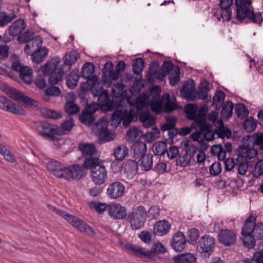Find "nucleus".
Masks as SVG:
<instances>
[{
    "mask_svg": "<svg viewBox=\"0 0 263 263\" xmlns=\"http://www.w3.org/2000/svg\"><path fill=\"white\" fill-rule=\"evenodd\" d=\"M135 112L134 109L128 110L126 106L118 107L110 119L111 126L116 128L122 122L124 126H128L135 116Z\"/></svg>",
    "mask_w": 263,
    "mask_h": 263,
    "instance_id": "obj_2",
    "label": "nucleus"
},
{
    "mask_svg": "<svg viewBox=\"0 0 263 263\" xmlns=\"http://www.w3.org/2000/svg\"><path fill=\"white\" fill-rule=\"evenodd\" d=\"M215 245V239L209 235H205L199 239L197 249L200 253H206L211 255Z\"/></svg>",
    "mask_w": 263,
    "mask_h": 263,
    "instance_id": "obj_13",
    "label": "nucleus"
},
{
    "mask_svg": "<svg viewBox=\"0 0 263 263\" xmlns=\"http://www.w3.org/2000/svg\"><path fill=\"white\" fill-rule=\"evenodd\" d=\"M91 81L93 84L88 88L90 89L93 96L98 97L99 105L102 106H110L111 103L107 90H103V87L100 86L99 84H96V78H94Z\"/></svg>",
    "mask_w": 263,
    "mask_h": 263,
    "instance_id": "obj_11",
    "label": "nucleus"
},
{
    "mask_svg": "<svg viewBox=\"0 0 263 263\" xmlns=\"http://www.w3.org/2000/svg\"><path fill=\"white\" fill-rule=\"evenodd\" d=\"M130 105L128 110L134 109L136 111L135 116L137 115L138 110L144 105V100L140 97H137L134 102H132L129 99L127 100Z\"/></svg>",
    "mask_w": 263,
    "mask_h": 263,
    "instance_id": "obj_49",
    "label": "nucleus"
},
{
    "mask_svg": "<svg viewBox=\"0 0 263 263\" xmlns=\"http://www.w3.org/2000/svg\"><path fill=\"white\" fill-rule=\"evenodd\" d=\"M79 150L85 156H92L96 152V146L92 143H80L78 146Z\"/></svg>",
    "mask_w": 263,
    "mask_h": 263,
    "instance_id": "obj_34",
    "label": "nucleus"
},
{
    "mask_svg": "<svg viewBox=\"0 0 263 263\" xmlns=\"http://www.w3.org/2000/svg\"><path fill=\"white\" fill-rule=\"evenodd\" d=\"M122 248L128 253L139 258H151L152 252L147 251L144 248L133 245L126 243L122 245Z\"/></svg>",
    "mask_w": 263,
    "mask_h": 263,
    "instance_id": "obj_17",
    "label": "nucleus"
},
{
    "mask_svg": "<svg viewBox=\"0 0 263 263\" xmlns=\"http://www.w3.org/2000/svg\"><path fill=\"white\" fill-rule=\"evenodd\" d=\"M163 109L165 112H170L177 108L176 98L171 96L169 93H164L162 96Z\"/></svg>",
    "mask_w": 263,
    "mask_h": 263,
    "instance_id": "obj_27",
    "label": "nucleus"
},
{
    "mask_svg": "<svg viewBox=\"0 0 263 263\" xmlns=\"http://www.w3.org/2000/svg\"><path fill=\"white\" fill-rule=\"evenodd\" d=\"M254 147V146H250L247 142L243 140L241 150L242 156L239 155L238 157H243L246 160L247 158L251 159L255 157L257 155V151Z\"/></svg>",
    "mask_w": 263,
    "mask_h": 263,
    "instance_id": "obj_31",
    "label": "nucleus"
},
{
    "mask_svg": "<svg viewBox=\"0 0 263 263\" xmlns=\"http://www.w3.org/2000/svg\"><path fill=\"white\" fill-rule=\"evenodd\" d=\"M48 54V50L46 48H40L31 54L33 61L36 63H40L45 60Z\"/></svg>",
    "mask_w": 263,
    "mask_h": 263,
    "instance_id": "obj_40",
    "label": "nucleus"
},
{
    "mask_svg": "<svg viewBox=\"0 0 263 263\" xmlns=\"http://www.w3.org/2000/svg\"><path fill=\"white\" fill-rule=\"evenodd\" d=\"M139 120L145 128H148L155 124L156 118L149 112L142 111L139 115Z\"/></svg>",
    "mask_w": 263,
    "mask_h": 263,
    "instance_id": "obj_33",
    "label": "nucleus"
},
{
    "mask_svg": "<svg viewBox=\"0 0 263 263\" xmlns=\"http://www.w3.org/2000/svg\"><path fill=\"white\" fill-rule=\"evenodd\" d=\"M198 148L192 144L186 146L185 152L183 155H180L177 160V164L181 167H185L189 165L192 160H194L195 155L197 153Z\"/></svg>",
    "mask_w": 263,
    "mask_h": 263,
    "instance_id": "obj_15",
    "label": "nucleus"
},
{
    "mask_svg": "<svg viewBox=\"0 0 263 263\" xmlns=\"http://www.w3.org/2000/svg\"><path fill=\"white\" fill-rule=\"evenodd\" d=\"M64 109L65 112L69 115L76 114L80 111L79 106L72 101H67L64 106Z\"/></svg>",
    "mask_w": 263,
    "mask_h": 263,
    "instance_id": "obj_55",
    "label": "nucleus"
},
{
    "mask_svg": "<svg viewBox=\"0 0 263 263\" xmlns=\"http://www.w3.org/2000/svg\"><path fill=\"white\" fill-rule=\"evenodd\" d=\"M95 68V65L90 62L85 63L82 68L81 76L85 79L87 80V83L89 85L88 88L93 85V84L91 81L94 78H96L97 80L96 84L99 85L97 77L93 76Z\"/></svg>",
    "mask_w": 263,
    "mask_h": 263,
    "instance_id": "obj_24",
    "label": "nucleus"
},
{
    "mask_svg": "<svg viewBox=\"0 0 263 263\" xmlns=\"http://www.w3.org/2000/svg\"><path fill=\"white\" fill-rule=\"evenodd\" d=\"M33 34L34 33L32 31L27 30L18 37V41L19 43H27L34 37H33Z\"/></svg>",
    "mask_w": 263,
    "mask_h": 263,
    "instance_id": "obj_59",
    "label": "nucleus"
},
{
    "mask_svg": "<svg viewBox=\"0 0 263 263\" xmlns=\"http://www.w3.org/2000/svg\"><path fill=\"white\" fill-rule=\"evenodd\" d=\"M125 62L120 61L114 69L113 64L110 62H107L105 63L103 69V75L108 80H117L121 71L125 69Z\"/></svg>",
    "mask_w": 263,
    "mask_h": 263,
    "instance_id": "obj_10",
    "label": "nucleus"
},
{
    "mask_svg": "<svg viewBox=\"0 0 263 263\" xmlns=\"http://www.w3.org/2000/svg\"><path fill=\"white\" fill-rule=\"evenodd\" d=\"M0 108L14 114L24 115L25 111L20 106H16L15 104L3 96H0Z\"/></svg>",
    "mask_w": 263,
    "mask_h": 263,
    "instance_id": "obj_18",
    "label": "nucleus"
},
{
    "mask_svg": "<svg viewBox=\"0 0 263 263\" xmlns=\"http://www.w3.org/2000/svg\"><path fill=\"white\" fill-rule=\"evenodd\" d=\"M235 112L237 116L241 119L246 118L249 114L248 108L242 104H239L236 106Z\"/></svg>",
    "mask_w": 263,
    "mask_h": 263,
    "instance_id": "obj_56",
    "label": "nucleus"
},
{
    "mask_svg": "<svg viewBox=\"0 0 263 263\" xmlns=\"http://www.w3.org/2000/svg\"><path fill=\"white\" fill-rule=\"evenodd\" d=\"M167 149V145L163 141H158L155 142L152 147L153 151L155 155L162 156L164 155Z\"/></svg>",
    "mask_w": 263,
    "mask_h": 263,
    "instance_id": "obj_45",
    "label": "nucleus"
},
{
    "mask_svg": "<svg viewBox=\"0 0 263 263\" xmlns=\"http://www.w3.org/2000/svg\"><path fill=\"white\" fill-rule=\"evenodd\" d=\"M187 236L190 243H195L199 236V231L196 228H192L188 231Z\"/></svg>",
    "mask_w": 263,
    "mask_h": 263,
    "instance_id": "obj_57",
    "label": "nucleus"
},
{
    "mask_svg": "<svg viewBox=\"0 0 263 263\" xmlns=\"http://www.w3.org/2000/svg\"><path fill=\"white\" fill-rule=\"evenodd\" d=\"M26 27V23L23 20H17L9 26V33L12 36H17L22 32Z\"/></svg>",
    "mask_w": 263,
    "mask_h": 263,
    "instance_id": "obj_30",
    "label": "nucleus"
},
{
    "mask_svg": "<svg viewBox=\"0 0 263 263\" xmlns=\"http://www.w3.org/2000/svg\"><path fill=\"white\" fill-rule=\"evenodd\" d=\"M112 95L115 98H120L125 92V86L122 83L114 84L112 86Z\"/></svg>",
    "mask_w": 263,
    "mask_h": 263,
    "instance_id": "obj_51",
    "label": "nucleus"
},
{
    "mask_svg": "<svg viewBox=\"0 0 263 263\" xmlns=\"http://www.w3.org/2000/svg\"><path fill=\"white\" fill-rule=\"evenodd\" d=\"M108 214L112 219H123L127 216L126 209L120 203L112 204L108 206Z\"/></svg>",
    "mask_w": 263,
    "mask_h": 263,
    "instance_id": "obj_22",
    "label": "nucleus"
},
{
    "mask_svg": "<svg viewBox=\"0 0 263 263\" xmlns=\"http://www.w3.org/2000/svg\"><path fill=\"white\" fill-rule=\"evenodd\" d=\"M34 127L37 133L45 138L58 142L61 139L62 130L60 126L46 122H35Z\"/></svg>",
    "mask_w": 263,
    "mask_h": 263,
    "instance_id": "obj_3",
    "label": "nucleus"
},
{
    "mask_svg": "<svg viewBox=\"0 0 263 263\" xmlns=\"http://www.w3.org/2000/svg\"><path fill=\"white\" fill-rule=\"evenodd\" d=\"M15 18L16 15L13 13L8 15L4 12H0V27L5 26Z\"/></svg>",
    "mask_w": 263,
    "mask_h": 263,
    "instance_id": "obj_54",
    "label": "nucleus"
},
{
    "mask_svg": "<svg viewBox=\"0 0 263 263\" xmlns=\"http://www.w3.org/2000/svg\"><path fill=\"white\" fill-rule=\"evenodd\" d=\"M147 211L142 205H139L133 209L127 214L126 220L130 223L133 230H138L142 227L145 223Z\"/></svg>",
    "mask_w": 263,
    "mask_h": 263,
    "instance_id": "obj_7",
    "label": "nucleus"
},
{
    "mask_svg": "<svg viewBox=\"0 0 263 263\" xmlns=\"http://www.w3.org/2000/svg\"><path fill=\"white\" fill-rule=\"evenodd\" d=\"M253 176L258 178L263 175V160L258 161L252 171Z\"/></svg>",
    "mask_w": 263,
    "mask_h": 263,
    "instance_id": "obj_60",
    "label": "nucleus"
},
{
    "mask_svg": "<svg viewBox=\"0 0 263 263\" xmlns=\"http://www.w3.org/2000/svg\"><path fill=\"white\" fill-rule=\"evenodd\" d=\"M195 83L193 80L185 81L180 89L181 96L186 100L192 101L195 98Z\"/></svg>",
    "mask_w": 263,
    "mask_h": 263,
    "instance_id": "obj_23",
    "label": "nucleus"
},
{
    "mask_svg": "<svg viewBox=\"0 0 263 263\" xmlns=\"http://www.w3.org/2000/svg\"><path fill=\"white\" fill-rule=\"evenodd\" d=\"M237 166H238V172L240 175H245L248 170L247 160L243 157H237L236 159Z\"/></svg>",
    "mask_w": 263,
    "mask_h": 263,
    "instance_id": "obj_52",
    "label": "nucleus"
},
{
    "mask_svg": "<svg viewBox=\"0 0 263 263\" xmlns=\"http://www.w3.org/2000/svg\"><path fill=\"white\" fill-rule=\"evenodd\" d=\"M185 112L188 119L194 120L198 124L200 129L208 128L209 124H205L206 111L203 107H201L197 111V107L193 104L185 106Z\"/></svg>",
    "mask_w": 263,
    "mask_h": 263,
    "instance_id": "obj_9",
    "label": "nucleus"
},
{
    "mask_svg": "<svg viewBox=\"0 0 263 263\" xmlns=\"http://www.w3.org/2000/svg\"><path fill=\"white\" fill-rule=\"evenodd\" d=\"M217 134L219 137L229 138L231 136V131L226 127H221L217 129Z\"/></svg>",
    "mask_w": 263,
    "mask_h": 263,
    "instance_id": "obj_63",
    "label": "nucleus"
},
{
    "mask_svg": "<svg viewBox=\"0 0 263 263\" xmlns=\"http://www.w3.org/2000/svg\"><path fill=\"white\" fill-rule=\"evenodd\" d=\"M180 68L176 66L173 71L169 74V82L171 86H174L177 85L180 79Z\"/></svg>",
    "mask_w": 263,
    "mask_h": 263,
    "instance_id": "obj_46",
    "label": "nucleus"
},
{
    "mask_svg": "<svg viewBox=\"0 0 263 263\" xmlns=\"http://www.w3.org/2000/svg\"><path fill=\"white\" fill-rule=\"evenodd\" d=\"M46 167L55 176L61 178L64 166L61 163L50 160L46 163Z\"/></svg>",
    "mask_w": 263,
    "mask_h": 263,
    "instance_id": "obj_29",
    "label": "nucleus"
},
{
    "mask_svg": "<svg viewBox=\"0 0 263 263\" xmlns=\"http://www.w3.org/2000/svg\"><path fill=\"white\" fill-rule=\"evenodd\" d=\"M233 107V104L232 102H227L221 111L222 118L228 119L231 117Z\"/></svg>",
    "mask_w": 263,
    "mask_h": 263,
    "instance_id": "obj_50",
    "label": "nucleus"
},
{
    "mask_svg": "<svg viewBox=\"0 0 263 263\" xmlns=\"http://www.w3.org/2000/svg\"><path fill=\"white\" fill-rule=\"evenodd\" d=\"M103 163L99 158L93 156L86 158L83 164V168L89 169L91 171L94 170L95 168L98 166L102 165Z\"/></svg>",
    "mask_w": 263,
    "mask_h": 263,
    "instance_id": "obj_35",
    "label": "nucleus"
},
{
    "mask_svg": "<svg viewBox=\"0 0 263 263\" xmlns=\"http://www.w3.org/2000/svg\"><path fill=\"white\" fill-rule=\"evenodd\" d=\"M78 54L76 51H71L66 54L63 59L64 64L61 67H64L65 71L67 72L70 69V67L74 64L78 59Z\"/></svg>",
    "mask_w": 263,
    "mask_h": 263,
    "instance_id": "obj_37",
    "label": "nucleus"
},
{
    "mask_svg": "<svg viewBox=\"0 0 263 263\" xmlns=\"http://www.w3.org/2000/svg\"><path fill=\"white\" fill-rule=\"evenodd\" d=\"M42 41L41 38L39 36H35L32 40L26 43L24 48L25 52L29 54L30 53V50L35 48V50L42 47Z\"/></svg>",
    "mask_w": 263,
    "mask_h": 263,
    "instance_id": "obj_41",
    "label": "nucleus"
},
{
    "mask_svg": "<svg viewBox=\"0 0 263 263\" xmlns=\"http://www.w3.org/2000/svg\"><path fill=\"white\" fill-rule=\"evenodd\" d=\"M7 95L16 101L22 102L27 106H37V102L25 96L21 91L14 88H9L7 91Z\"/></svg>",
    "mask_w": 263,
    "mask_h": 263,
    "instance_id": "obj_19",
    "label": "nucleus"
},
{
    "mask_svg": "<svg viewBox=\"0 0 263 263\" xmlns=\"http://www.w3.org/2000/svg\"><path fill=\"white\" fill-rule=\"evenodd\" d=\"M132 66L134 72L140 74L143 71L144 62L141 58H137L133 61Z\"/></svg>",
    "mask_w": 263,
    "mask_h": 263,
    "instance_id": "obj_53",
    "label": "nucleus"
},
{
    "mask_svg": "<svg viewBox=\"0 0 263 263\" xmlns=\"http://www.w3.org/2000/svg\"><path fill=\"white\" fill-rule=\"evenodd\" d=\"M243 140L250 146H254L255 145L260 146L263 144V133H255L251 136H247Z\"/></svg>",
    "mask_w": 263,
    "mask_h": 263,
    "instance_id": "obj_38",
    "label": "nucleus"
},
{
    "mask_svg": "<svg viewBox=\"0 0 263 263\" xmlns=\"http://www.w3.org/2000/svg\"><path fill=\"white\" fill-rule=\"evenodd\" d=\"M222 170L221 164L219 162L213 163L210 167L209 171L210 174L213 176L219 175Z\"/></svg>",
    "mask_w": 263,
    "mask_h": 263,
    "instance_id": "obj_62",
    "label": "nucleus"
},
{
    "mask_svg": "<svg viewBox=\"0 0 263 263\" xmlns=\"http://www.w3.org/2000/svg\"><path fill=\"white\" fill-rule=\"evenodd\" d=\"M124 190V185L120 182L116 181L109 185L106 194L110 199H117L123 195Z\"/></svg>",
    "mask_w": 263,
    "mask_h": 263,
    "instance_id": "obj_26",
    "label": "nucleus"
},
{
    "mask_svg": "<svg viewBox=\"0 0 263 263\" xmlns=\"http://www.w3.org/2000/svg\"><path fill=\"white\" fill-rule=\"evenodd\" d=\"M60 62V60L59 58H55V62H47L43 67V71L45 74L49 76L48 81L51 85L57 84L61 81L66 72L64 67H60L58 69Z\"/></svg>",
    "mask_w": 263,
    "mask_h": 263,
    "instance_id": "obj_5",
    "label": "nucleus"
},
{
    "mask_svg": "<svg viewBox=\"0 0 263 263\" xmlns=\"http://www.w3.org/2000/svg\"><path fill=\"white\" fill-rule=\"evenodd\" d=\"M186 242L184 234L180 231H178L172 237L171 246L176 252H181L185 249Z\"/></svg>",
    "mask_w": 263,
    "mask_h": 263,
    "instance_id": "obj_25",
    "label": "nucleus"
},
{
    "mask_svg": "<svg viewBox=\"0 0 263 263\" xmlns=\"http://www.w3.org/2000/svg\"><path fill=\"white\" fill-rule=\"evenodd\" d=\"M236 7V18L237 20L242 22L247 18L249 22L261 25L263 20L262 14L259 12H254L252 4H243Z\"/></svg>",
    "mask_w": 263,
    "mask_h": 263,
    "instance_id": "obj_4",
    "label": "nucleus"
},
{
    "mask_svg": "<svg viewBox=\"0 0 263 263\" xmlns=\"http://www.w3.org/2000/svg\"><path fill=\"white\" fill-rule=\"evenodd\" d=\"M209 87L207 83H202L199 87L198 97L200 100H205L208 97Z\"/></svg>",
    "mask_w": 263,
    "mask_h": 263,
    "instance_id": "obj_58",
    "label": "nucleus"
},
{
    "mask_svg": "<svg viewBox=\"0 0 263 263\" xmlns=\"http://www.w3.org/2000/svg\"><path fill=\"white\" fill-rule=\"evenodd\" d=\"M98 109V106L95 102L88 104L82 112L79 115L82 123L90 125L95 121L93 114Z\"/></svg>",
    "mask_w": 263,
    "mask_h": 263,
    "instance_id": "obj_14",
    "label": "nucleus"
},
{
    "mask_svg": "<svg viewBox=\"0 0 263 263\" xmlns=\"http://www.w3.org/2000/svg\"><path fill=\"white\" fill-rule=\"evenodd\" d=\"M108 122L100 120L93 127L96 134L99 137L101 143L110 141L115 137V135L108 130Z\"/></svg>",
    "mask_w": 263,
    "mask_h": 263,
    "instance_id": "obj_12",
    "label": "nucleus"
},
{
    "mask_svg": "<svg viewBox=\"0 0 263 263\" xmlns=\"http://www.w3.org/2000/svg\"><path fill=\"white\" fill-rule=\"evenodd\" d=\"M52 209L56 213L63 217L69 223L80 232L86 233L89 235H94L95 234V233L92 228L85 221L82 220L80 218L70 215L65 211L57 209L55 207H53Z\"/></svg>",
    "mask_w": 263,
    "mask_h": 263,
    "instance_id": "obj_6",
    "label": "nucleus"
},
{
    "mask_svg": "<svg viewBox=\"0 0 263 263\" xmlns=\"http://www.w3.org/2000/svg\"><path fill=\"white\" fill-rule=\"evenodd\" d=\"M219 242L226 247H230L235 244L237 236L235 233L232 230L222 229L218 235Z\"/></svg>",
    "mask_w": 263,
    "mask_h": 263,
    "instance_id": "obj_20",
    "label": "nucleus"
},
{
    "mask_svg": "<svg viewBox=\"0 0 263 263\" xmlns=\"http://www.w3.org/2000/svg\"><path fill=\"white\" fill-rule=\"evenodd\" d=\"M138 165L137 161L128 160L124 166V172L129 178H132L138 172Z\"/></svg>",
    "mask_w": 263,
    "mask_h": 263,
    "instance_id": "obj_36",
    "label": "nucleus"
},
{
    "mask_svg": "<svg viewBox=\"0 0 263 263\" xmlns=\"http://www.w3.org/2000/svg\"><path fill=\"white\" fill-rule=\"evenodd\" d=\"M257 216L250 215L245 220L241 229V240L245 246L251 248L256 244V239L263 238V222H256Z\"/></svg>",
    "mask_w": 263,
    "mask_h": 263,
    "instance_id": "obj_1",
    "label": "nucleus"
},
{
    "mask_svg": "<svg viewBox=\"0 0 263 263\" xmlns=\"http://www.w3.org/2000/svg\"><path fill=\"white\" fill-rule=\"evenodd\" d=\"M170 228L171 224L168 221L160 220L154 225L153 232L156 235L163 236L168 232Z\"/></svg>",
    "mask_w": 263,
    "mask_h": 263,
    "instance_id": "obj_28",
    "label": "nucleus"
},
{
    "mask_svg": "<svg viewBox=\"0 0 263 263\" xmlns=\"http://www.w3.org/2000/svg\"><path fill=\"white\" fill-rule=\"evenodd\" d=\"M160 214V209L158 206L151 207L148 211V217L151 219L157 218Z\"/></svg>",
    "mask_w": 263,
    "mask_h": 263,
    "instance_id": "obj_64",
    "label": "nucleus"
},
{
    "mask_svg": "<svg viewBox=\"0 0 263 263\" xmlns=\"http://www.w3.org/2000/svg\"><path fill=\"white\" fill-rule=\"evenodd\" d=\"M175 263H195L197 259L195 255L191 253L178 254L173 257Z\"/></svg>",
    "mask_w": 263,
    "mask_h": 263,
    "instance_id": "obj_32",
    "label": "nucleus"
},
{
    "mask_svg": "<svg viewBox=\"0 0 263 263\" xmlns=\"http://www.w3.org/2000/svg\"><path fill=\"white\" fill-rule=\"evenodd\" d=\"M128 154V148L125 145L118 146L114 152V155L117 160H123Z\"/></svg>",
    "mask_w": 263,
    "mask_h": 263,
    "instance_id": "obj_44",
    "label": "nucleus"
},
{
    "mask_svg": "<svg viewBox=\"0 0 263 263\" xmlns=\"http://www.w3.org/2000/svg\"><path fill=\"white\" fill-rule=\"evenodd\" d=\"M91 181L96 185L103 184L107 179V171L105 165L103 164L95 168L90 172Z\"/></svg>",
    "mask_w": 263,
    "mask_h": 263,
    "instance_id": "obj_16",
    "label": "nucleus"
},
{
    "mask_svg": "<svg viewBox=\"0 0 263 263\" xmlns=\"http://www.w3.org/2000/svg\"><path fill=\"white\" fill-rule=\"evenodd\" d=\"M73 122L72 119L65 121L60 127L62 130V135L68 133L72 128Z\"/></svg>",
    "mask_w": 263,
    "mask_h": 263,
    "instance_id": "obj_61",
    "label": "nucleus"
},
{
    "mask_svg": "<svg viewBox=\"0 0 263 263\" xmlns=\"http://www.w3.org/2000/svg\"><path fill=\"white\" fill-rule=\"evenodd\" d=\"M79 76L77 72L71 71L67 76L66 83L68 87L71 89L74 88L78 84Z\"/></svg>",
    "mask_w": 263,
    "mask_h": 263,
    "instance_id": "obj_47",
    "label": "nucleus"
},
{
    "mask_svg": "<svg viewBox=\"0 0 263 263\" xmlns=\"http://www.w3.org/2000/svg\"><path fill=\"white\" fill-rule=\"evenodd\" d=\"M88 205L90 209L94 210L98 213L102 214L106 210H108V206L109 205L101 202L92 201L89 202Z\"/></svg>",
    "mask_w": 263,
    "mask_h": 263,
    "instance_id": "obj_48",
    "label": "nucleus"
},
{
    "mask_svg": "<svg viewBox=\"0 0 263 263\" xmlns=\"http://www.w3.org/2000/svg\"><path fill=\"white\" fill-rule=\"evenodd\" d=\"M153 156L152 154H147L139 158L140 166L145 171H148L151 170L153 164Z\"/></svg>",
    "mask_w": 263,
    "mask_h": 263,
    "instance_id": "obj_42",
    "label": "nucleus"
},
{
    "mask_svg": "<svg viewBox=\"0 0 263 263\" xmlns=\"http://www.w3.org/2000/svg\"><path fill=\"white\" fill-rule=\"evenodd\" d=\"M11 58L13 70L19 72L20 78L24 83L30 84L33 81L32 69L22 64L16 55H13Z\"/></svg>",
    "mask_w": 263,
    "mask_h": 263,
    "instance_id": "obj_8",
    "label": "nucleus"
},
{
    "mask_svg": "<svg viewBox=\"0 0 263 263\" xmlns=\"http://www.w3.org/2000/svg\"><path fill=\"white\" fill-rule=\"evenodd\" d=\"M132 148L134 152V157L136 159H139L145 155L147 150L146 145L143 142H138L135 143Z\"/></svg>",
    "mask_w": 263,
    "mask_h": 263,
    "instance_id": "obj_39",
    "label": "nucleus"
},
{
    "mask_svg": "<svg viewBox=\"0 0 263 263\" xmlns=\"http://www.w3.org/2000/svg\"><path fill=\"white\" fill-rule=\"evenodd\" d=\"M150 105L152 111H154L157 114L161 113L162 107H163L162 97L161 99H160V96L157 95L154 99L152 100Z\"/></svg>",
    "mask_w": 263,
    "mask_h": 263,
    "instance_id": "obj_43",
    "label": "nucleus"
},
{
    "mask_svg": "<svg viewBox=\"0 0 263 263\" xmlns=\"http://www.w3.org/2000/svg\"><path fill=\"white\" fill-rule=\"evenodd\" d=\"M83 167L78 164H73L68 167H64L61 178L66 180L80 179L83 175Z\"/></svg>",
    "mask_w": 263,
    "mask_h": 263,
    "instance_id": "obj_21",
    "label": "nucleus"
}]
</instances>
